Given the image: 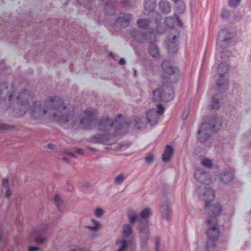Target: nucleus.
Wrapping results in <instances>:
<instances>
[{
  "mask_svg": "<svg viewBox=\"0 0 251 251\" xmlns=\"http://www.w3.org/2000/svg\"><path fill=\"white\" fill-rule=\"evenodd\" d=\"M154 160V157L153 155H149L145 158V161L146 163L150 164Z\"/></svg>",
  "mask_w": 251,
  "mask_h": 251,
  "instance_id": "obj_40",
  "label": "nucleus"
},
{
  "mask_svg": "<svg viewBox=\"0 0 251 251\" xmlns=\"http://www.w3.org/2000/svg\"><path fill=\"white\" fill-rule=\"evenodd\" d=\"M241 2V0H228V4L230 7H236L238 6Z\"/></svg>",
  "mask_w": 251,
  "mask_h": 251,
  "instance_id": "obj_34",
  "label": "nucleus"
},
{
  "mask_svg": "<svg viewBox=\"0 0 251 251\" xmlns=\"http://www.w3.org/2000/svg\"><path fill=\"white\" fill-rule=\"evenodd\" d=\"M175 22L176 21L177 23H178V25L179 26H181L182 25V23L181 22L179 17L177 16H175Z\"/></svg>",
  "mask_w": 251,
  "mask_h": 251,
  "instance_id": "obj_44",
  "label": "nucleus"
},
{
  "mask_svg": "<svg viewBox=\"0 0 251 251\" xmlns=\"http://www.w3.org/2000/svg\"><path fill=\"white\" fill-rule=\"evenodd\" d=\"M216 86L218 91L221 93H224L226 92L228 89L229 86V80L228 78L226 79H219L216 82Z\"/></svg>",
  "mask_w": 251,
  "mask_h": 251,
  "instance_id": "obj_15",
  "label": "nucleus"
},
{
  "mask_svg": "<svg viewBox=\"0 0 251 251\" xmlns=\"http://www.w3.org/2000/svg\"><path fill=\"white\" fill-rule=\"evenodd\" d=\"M13 126L9 125L0 124V130H9Z\"/></svg>",
  "mask_w": 251,
  "mask_h": 251,
  "instance_id": "obj_39",
  "label": "nucleus"
},
{
  "mask_svg": "<svg viewBox=\"0 0 251 251\" xmlns=\"http://www.w3.org/2000/svg\"><path fill=\"white\" fill-rule=\"evenodd\" d=\"M174 152V150L173 148L170 145H167L165 147L164 152L162 155V160L165 163H167L170 161Z\"/></svg>",
  "mask_w": 251,
  "mask_h": 251,
  "instance_id": "obj_18",
  "label": "nucleus"
},
{
  "mask_svg": "<svg viewBox=\"0 0 251 251\" xmlns=\"http://www.w3.org/2000/svg\"><path fill=\"white\" fill-rule=\"evenodd\" d=\"M160 211L163 218L169 220L171 215L170 206L167 201H164L160 207Z\"/></svg>",
  "mask_w": 251,
  "mask_h": 251,
  "instance_id": "obj_17",
  "label": "nucleus"
},
{
  "mask_svg": "<svg viewBox=\"0 0 251 251\" xmlns=\"http://www.w3.org/2000/svg\"><path fill=\"white\" fill-rule=\"evenodd\" d=\"M132 19V14L121 12L115 20V24L117 26L121 27H126L130 24Z\"/></svg>",
  "mask_w": 251,
  "mask_h": 251,
  "instance_id": "obj_9",
  "label": "nucleus"
},
{
  "mask_svg": "<svg viewBox=\"0 0 251 251\" xmlns=\"http://www.w3.org/2000/svg\"><path fill=\"white\" fill-rule=\"evenodd\" d=\"M156 23L157 24V26H158L159 25V24L160 23V20L156 19L155 20Z\"/></svg>",
  "mask_w": 251,
  "mask_h": 251,
  "instance_id": "obj_55",
  "label": "nucleus"
},
{
  "mask_svg": "<svg viewBox=\"0 0 251 251\" xmlns=\"http://www.w3.org/2000/svg\"><path fill=\"white\" fill-rule=\"evenodd\" d=\"M32 97L33 95L31 91L25 89L19 94L17 100L22 106H25L28 104L29 100Z\"/></svg>",
  "mask_w": 251,
  "mask_h": 251,
  "instance_id": "obj_10",
  "label": "nucleus"
},
{
  "mask_svg": "<svg viewBox=\"0 0 251 251\" xmlns=\"http://www.w3.org/2000/svg\"><path fill=\"white\" fill-rule=\"evenodd\" d=\"M103 214V211L100 208H97L95 210V215L96 217H100Z\"/></svg>",
  "mask_w": 251,
  "mask_h": 251,
  "instance_id": "obj_38",
  "label": "nucleus"
},
{
  "mask_svg": "<svg viewBox=\"0 0 251 251\" xmlns=\"http://www.w3.org/2000/svg\"><path fill=\"white\" fill-rule=\"evenodd\" d=\"M234 174V171L232 170L226 171L221 173L219 177L222 182L227 183L233 179Z\"/></svg>",
  "mask_w": 251,
  "mask_h": 251,
  "instance_id": "obj_14",
  "label": "nucleus"
},
{
  "mask_svg": "<svg viewBox=\"0 0 251 251\" xmlns=\"http://www.w3.org/2000/svg\"><path fill=\"white\" fill-rule=\"evenodd\" d=\"M140 229L141 233L142 246H143V242H145L146 240L149 239V229L147 226H146L144 228H142L141 227H140Z\"/></svg>",
  "mask_w": 251,
  "mask_h": 251,
  "instance_id": "obj_26",
  "label": "nucleus"
},
{
  "mask_svg": "<svg viewBox=\"0 0 251 251\" xmlns=\"http://www.w3.org/2000/svg\"><path fill=\"white\" fill-rule=\"evenodd\" d=\"M234 37V33H231L228 29L220 30L218 34L217 46L220 49L226 48L232 43Z\"/></svg>",
  "mask_w": 251,
  "mask_h": 251,
  "instance_id": "obj_7",
  "label": "nucleus"
},
{
  "mask_svg": "<svg viewBox=\"0 0 251 251\" xmlns=\"http://www.w3.org/2000/svg\"><path fill=\"white\" fill-rule=\"evenodd\" d=\"M134 126L137 129H141L143 127V123L142 118L136 117L134 120Z\"/></svg>",
  "mask_w": 251,
  "mask_h": 251,
  "instance_id": "obj_29",
  "label": "nucleus"
},
{
  "mask_svg": "<svg viewBox=\"0 0 251 251\" xmlns=\"http://www.w3.org/2000/svg\"><path fill=\"white\" fill-rule=\"evenodd\" d=\"M199 173L201 174L202 176L204 175V174L202 172H196V173L195 174V177L197 179H198L197 175H198V174H199Z\"/></svg>",
  "mask_w": 251,
  "mask_h": 251,
  "instance_id": "obj_54",
  "label": "nucleus"
},
{
  "mask_svg": "<svg viewBox=\"0 0 251 251\" xmlns=\"http://www.w3.org/2000/svg\"><path fill=\"white\" fill-rule=\"evenodd\" d=\"M117 244L121 245V248L117 251H125L127 246L126 241L124 239L117 241Z\"/></svg>",
  "mask_w": 251,
  "mask_h": 251,
  "instance_id": "obj_31",
  "label": "nucleus"
},
{
  "mask_svg": "<svg viewBox=\"0 0 251 251\" xmlns=\"http://www.w3.org/2000/svg\"><path fill=\"white\" fill-rule=\"evenodd\" d=\"M228 13L227 10H223L221 13V17L223 18H226L228 17Z\"/></svg>",
  "mask_w": 251,
  "mask_h": 251,
  "instance_id": "obj_41",
  "label": "nucleus"
},
{
  "mask_svg": "<svg viewBox=\"0 0 251 251\" xmlns=\"http://www.w3.org/2000/svg\"><path fill=\"white\" fill-rule=\"evenodd\" d=\"M159 239L156 238L155 241V248L156 251H158L159 250Z\"/></svg>",
  "mask_w": 251,
  "mask_h": 251,
  "instance_id": "obj_51",
  "label": "nucleus"
},
{
  "mask_svg": "<svg viewBox=\"0 0 251 251\" xmlns=\"http://www.w3.org/2000/svg\"><path fill=\"white\" fill-rule=\"evenodd\" d=\"M201 165L204 167L208 169H211L213 167V164L211 160L208 159H205L202 161Z\"/></svg>",
  "mask_w": 251,
  "mask_h": 251,
  "instance_id": "obj_33",
  "label": "nucleus"
},
{
  "mask_svg": "<svg viewBox=\"0 0 251 251\" xmlns=\"http://www.w3.org/2000/svg\"><path fill=\"white\" fill-rule=\"evenodd\" d=\"M28 111L27 109H25L24 112L20 114V115H24Z\"/></svg>",
  "mask_w": 251,
  "mask_h": 251,
  "instance_id": "obj_57",
  "label": "nucleus"
},
{
  "mask_svg": "<svg viewBox=\"0 0 251 251\" xmlns=\"http://www.w3.org/2000/svg\"><path fill=\"white\" fill-rule=\"evenodd\" d=\"M151 23L150 19L142 18L139 19L137 21V25L138 27L144 30H147Z\"/></svg>",
  "mask_w": 251,
  "mask_h": 251,
  "instance_id": "obj_23",
  "label": "nucleus"
},
{
  "mask_svg": "<svg viewBox=\"0 0 251 251\" xmlns=\"http://www.w3.org/2000/svg\"><path fill=\"white\" fill-rule=\"evenodd\" d=\"M2 186L4 188H10L9 179L8 178H3L1 182Z\"/></svg>",
  "mask_w": 251,
  "mask_h": 251,
  "instance_id": "obj_37",
  "label": "nucleus"
},
{
  "mask_svg": "<svg viewBox=\"0 0 251 251\" xmlns=\"http://www.w3.org/2000/svg\"><path fill=\"white\" fill-rule=\"evenodd\" d=\"M150 55L156 59L161 58L158 47L154 43H151L148 49Z\"/></svg>",
  "mask_w": 251,
  "mask_h": 251,
  "instance_id": "obj_19",
  "label": "nucleus"
},
{
  "mask_svg": "<svg viewBox=\"0 0 251 251\" xmlns=\"http://www.w3.org/2000/svg\"><path fill=\"white\" fill-rule=\"evenodd\" d=\"M95 119V110L87 108L84 112V117L80 121V126L84 129H92Z\"/></svg>",
  "mask_w": 251,
  "mask_h": 251,
  "instance_id": "obj_8",
  "label": "nucleus"
},
{
  "mask_svg": "<svg viewBox=\"0 0 251 251\" xmlns=\"http://www.w3.org/2000/svg\"><path fill=\"white\" fill-rule=\"evenodd\" d=\"M165 22L168 26L171 28L174 27L175 23V18L171 17H167L165 19Z\"/></svg>",
  "mask_w": 251,
  "mask_h": 251,
  "instance_id": "obj_30",
  "label": "nucleus"
},
{
  "mask_svg": "<svg viewBox=\"0 0 251 251\" xmlns=\"http://www.w3.org/2000/svg\"><path fill=\"white\" fill-rule=\"evenodd\" d=\"M159 7L160 11L165 14L169 13L171 10V4L166 0H161L159 2Z\"/></svg>",
  "mask_w": 251,
  "mask_h": 251,
  "instance_id": "obj_21",
  "label": "nucleus"
},
{
  "mask_svg": "<svg viewBox=\"0 0 251 251\" xmlns=\"http://www.w3.org/2000/svg\"><path fill=\"white\" fill-rule=\"evenodd\" d=\"M92 222L94 223V226H88V228L92 230H96L99 227L100 224L98 222L93 219L92 220Z\"/></svg>",
  "mask_w": 251,
  "mask_h": 251,
  "instance_id": "obj_35",
  "label": "nucleus"
},
{
  "mask_svg": "<svg viewBox=\"0 0 251 251\" xmlns=\"http://www.w3.org/2000/svg\"><path fill=\"white\" fill-rule=\"evenodd\" d=\"M39 250L37 247H30L28 248V251H37Z\"/></svg>",
  "mask_w": 251,
  "mask_h": 251,
  "instance_id": "obj_49",
  "label": "nucleus"
},
{
  "mask_svg": "<svg viewBox=\"0 0 251 251\" xmlns=\"http://www.w3.org/2000/svg\"><path fill=\"white\" fill-rule=\"evenodd\" d=\"M144 6L146 10L153 11L156 6V0H145Z\"/></svg>",
  "mask_w": 251,
  "mask_h": 251,
  "instance_id": "obj_25",
  "label": "nucleus"
},
{
  "mask_svg": "<svg viewBox=\"0 0 251 251\" xmlns=\"http://www.w3.org/2000/svg\"><path fill=\"white\" fill-rule=\"evenodd\" d=\"M35 241L37 243H43L45 241V239L43 238H38L35 239Z\"/></svg>",
  "mask_w": 251,
  "mask_h": 251,
  "instance_id": "obj_48",
  "label": "nucleus"
},
{
  "mask_svg": "<svg viewBox=\"0 0 251 251\" xmlns=\"http://www.w3.org/2000/svg\"><path fill=\"white\" fill-rule=\"evenodd\" d=\"M151 214V210L149 208H145L142 211L140 216L136 214H130L128 215V218L131 224L136 221H139L140 219H145L148 218Z\"/></svg>",
  "mask_w": 251,
  "mask_h": 251,
  "instance_id": "obj_12",
  "label": "nucleus"
},
{
  "mask_svg": "<svg viewBox=\"0 0 251 251\" xmlns=\"http://www.w3.org/2000/svg\"><path fill=\"white\" fill-rule=\"evenodd\" d=\"M161 66L163 72L162 85L153 92V100L156 103L168 102L173 99L175 92L172 84L176 83L178 79V70L172 66L169 60H164Z\"/></svg>",
  "mask_w": 251,
  "mask_h": 251,
  "instance_id": "obj_3",
  "label": "nucleus"
},
{
  "mask_svg": "<svg viewBox=\"0 0 251 251\" xmlns=\"http://www.w3.org/2000/svg\"><path fill=\"white\" fill-rule=\"evenodd\" d=\"M2 94H6L4 99L8 97L9 101H11L13 98L14 93L13 91L11 92L8 91V83L7 82H4L0 85V95Z\"/></svg>",
  "mask_w": 251,
  "mask_h": 251,
  "instance_id": "obj_20",
  "label": "nucleus"
},
{
  "mask_svg": "<svg viewBox=\"0 0 251 251\" xmlns=\"http://www.w3.org/2000/svg\"><path fill=\"white\" fill-rule=\"evenodd\" d=\"M157 109H156V111L157 113V115H162L165 111L164 107L162 105L159 104L157 105Z\"/></svg>",
  "mask_w": 251,
  "mask_h": 251,
  "instance_id": "obj_36",
  "label": "nucleus"
},
{
  "mask_svg": "<svg viewBox=\"0 0 251 251\" xmlns=\"http://www.w3.org/2000/svg\"><path fill=\"white\" fill-rule=\"evenodd\" d=\"M98 129L104 132L103 134H98L92 137L91 140L95 143L108 144L109 140L117 135L116 131L111 132L110 130L114 128L116 130L122 129L125 126H128V124L125 121L123 116L119 114L114 121L109 116H103L97 122Z\"/></svg>",
  "mask_w": 251,
  "mask_h": 251,
  "instance_id": "obj_4",
  "label": "nucleus"
},
{
  "mask_svg": "<svg viewBox=\"0 0 251 251\" xmlns=\"http://www.w3.org/2000/svg\"><path fill=\"white\" fill-rule=\"evenodd\" d=\"M222 126L221 121L216 115L209 117L208 121L203 123L198 131V140L201 143L207 141L211 133L219 130Z\"/></svg>",
  "mask_w": 251,
  "mask_h": 251,
  "instance_id": "obj_5",
  "label": "nucleus"
},
{
  "mask_svg": "<svg viewBox=\"0 0 251 251\" xmlns=\"http://www.w3.org/2000/svg\"><path fill=\"white\" fill-rule=\"evenodd\" d=\"M2 238V234L1 233H0V241H1Z\"/></svg>",
  "mask_w": 251,
  "mask_h": 251,
  "instance_id": "obj_58",
  "label": "nucleus"
},
{
  "mask_svg": "<svg viewBox=\"0 0 251 251\" xmlns=\"http://www.w3.org/2000/svg\"><path fill=\"white\" fill-rule=\"evenodd\" d=\"M177 39V36L174 35L172 38L167 40V48L170 53L175 54L177 52L178 50Z\"/></svg>",
  "mask_w": 251,
  "mask_h": 251,
  "instance_id": "obj_13",
  "label": "nucleus"
},
{
  "mask_svg": "<svg viewBox=\"0 0 251 251\" xmlns=\"http://www.w3.org/2000/svg\"><path fill=\"white\" fill-rule=\"evenodd\" d=\"M64 153L73 158H76L77 157V156L73 152L71 151H64Z\"/></svg>",
  "mask_w": 251,
  "mask_h": 251,
  "instance_id": "obj_43",
  "label": "nucleus"
},
{
  "mask_svg": "<svg viewBox=\"0 0 251 251\" xmlns=\"http://www.w3.org/2000/svg\"><path fill=\"white\" fill-rule=\"evenodd\" d=\"M100 0L101 2L104 3L103 8L106 12V14L113 15L115 14L117 4V1L116 0Z\"/></svg>",
  "mask_w": 251,
  "mask_h": 251,
  "instance_id": "obj_11",
  "label": "nucleus"
},
{
  "mask_svg": "<svg viewBox=\"0 0 251 251\" xmlns=\"http://www.w3.org/2000/svg\"><path fill=\"white\" fill-rule=\"evenodd\" d=\"M47 147L51 150H54L56 148V146L53 144L49 143L47 145Z\"/></svg>",
  "mask_w": 251,
  "mask_h": 251,
  "instance_id": "obj_47",
  "label": "nucleus"
},
{
  "mask_svg": "<svg viewBox=\"0 0 251 251\" xmlns=\"http://www.w3.org/2000/svg\"><path fill=\"white\" fill-rule=\"evenodd\" d=\"M137 71L136 70L134 71V75L135 76L136 75Z\"/></svg>",
  "mask_w": 251,
  "mask_h": 251,
  "instance_id": "obj_59",
  "label": "nucleus"
},
{
  "mask_svg": "<svg viewBox=\"0 0 251 251\" xmlns=\"http://www.w3.org/2000/svg\"><path fill=\"white\" fill-rule=\"evenodd\" d=\"M121 4L124 6H128L130 5V1L129 0H121Z\"/></svg>",
  "mask_w": 251,
  "mask_h": 251,
  "instance_id": "obj_42",
  "label": "nucleus"
},
{
  "mask_svg": "<svg viewBox=\"0 0 251 251\" xmlns=\"http://www.w3.org/2000/svg\"><path fill=\"white\" fill-rule=\"evenodd\" d=\"M62 160L63 161H64V162H67V163H68V164H70V160H69L68 158H67V157H62Z\"/></svg>",
  "mask_w": 251,
  "mask_h": 251,
  "instance_id": "obj_53",
  "label": "nucleus"
},
{
  "mask_svg": "<svg viewBox=\"0 0 251 251\" xmlns=\"http://www.w3.org/2000/svg\"><path fill=\"white\" fill-rule=\"evenodd\" d=\"M54 203L60 210H62L65 207L62 200L58 195H56L54 197Z\"/></svg>",
  "mask_w": 251,
  "mask_h": 251,
  "instance_id": "obj_27",
  "label": "nucleus"
},
{
  "mask_svg": "<svg viewBox=\"0 0 251 251\" xmlns=\"http://www.w3.org/2000/svg\"><path fill=\"white\" fill-rule=\"evenodd\" d=\"M189 111L185 110L182 114V119L184 120H185L188 116Z\"/></svg>",
  "mask_w": 251,
  "mask_h": 251,
  "instance_id": "obj_46",
  "label": "nucleus"
},
{
  "mask_svg": "<svg viewBox=\"0 0 251 251\" xmlns=\"http://www.w3.org/2000/svg\"><path fill=\"white\" fill-rule=\"evenodd\" d=\"M119 63L121 65H124L126 64V61L124 58H122L119 60Z\"/></svg>",
  "mask_w": 251,
  "mask_h": 251,
  "instance_id": "obj_52",
  "label": "nucleus"
},
{
  "mask_svg": "<svg viewBox=\"0 0 251 251\" xmlns=\"http://www.w3.org/2000/svg\"><path fill=\"white\" fill-rule=\"evenodd\" d=\"M229 71V66L225 62L220 64L217 68L218 73L221 77H223L224 75L226 74Z\"/></svg>",
  "mask_w": 251,
  "mask_h": 251,
  "instance_id": "obj_24",
  "label": "nucleus"
},
{
  "mask_svg": "<svg viewBox=\"0 0 251 251\" xmlns=\"http://www.w3.org/2000/svg\"><path fill=\"white\" fill-rule=\"evenodd\" d=\"M215 198L214 189H205L203 194L200 196V200L205 202V212L208 216L207 225L211 226L207 232V241L206 247L207 251H212L215 248V242L220 234L217 227V218L221 214L222 207L219 203L210 204Z\"/></svg>",
  "mask_w": 251,
  "mask_h": 251,
  "instance_id": "obj_2",
  "label": "nucleus"
},
{
  "mask_svg": "<svg viewBox=\"0 0 251 251\" xmlns=\"http://www.w3.org/2000/svg\"><path fill=\"white\" fill-rule=\"evenodd\" d=\"M50 109L55 111L51 116L52 119L64 129L73 128L77 122L74 108L65 105L63 99L57 96L50 97L44 103L40 100L34 101L28 111L32 118L39 120Z\"/></svg>",
  "mask_w": 251,
  "mask_h": 251,
  "instance_id": "obj_1",
  "label": "nucleus"
},
{
  "mask_svg": "<svg viewBox=\"0 0 251 251\" xmlns=\"http://www.w3.org/2000/svg\"><path fill=\"white\" fill-rule=\"evenodd\" d=\"M132 231V226L130 225H125L123 226V234L125 237H127Z\"/></svg>",
  "mask_w": 251,
  "mask_h": 251,
  "instance_id": "obj_28",
  "label": "nucleus"
},
{
  "mask_svg": "<svg viewBox=\"0 0 251 251\" xmlns=\"http://www.w3.org/2000/svg\"><path fill=\"white\" fill-rule=\"evenodd\" d=\"M147 119L148 123L151 126L154 125L157 123L159 116L155 109H151L148 112Z\"/></svg>",
  "mask_w": 251,
  "mask_h": 251,
  "instance_id": "obj_16",
  "label": "nucleus"
},
{
  "mask_svg": "<svg viewBox=\"0 0 251 251\" xmlns=\"http://www.w3.org/2000/svg\"><path fill=\"white\" fill-rule=\"evenodd\" d=\"M158 32L157 27L155 30L152 29L150 33L143 32L135 28L130 31V34L135 41L140 43L146 42L151 43L154 39L155 34Z\"/></svg>",
  "mask_w": 251,
  "mask_h": 251,
  "instance_id": "obj_6",
  "label": "nucleus"
},
{
  "mask_svg": "<svg viewBox=\"0 0 251 251\" xmlns=\"http://www.w3.org/2000/svg\"><path fill=\"white\" fill-rule=\"evenodd\" d=\"M87 149L91 151H94L96 150L94 148H93L92 147H87Z\"/></svg>",
  "mask_w": 251,
  "mask_h": 251,
  "instance_id": "obj_56",
  "label": "nucleus"
},
{
  "mask_svg": "<svg viewBox=\"0 0 251 251\" xmlns=\"http://www.w3.org/2000/svg\"><path fill=\"white\" fill-rule=\"evenodd\" d=\"M75 151L78 153V154H79L80 155H82L84 154V151L83 150L81 149H75Z\"/></svg>",
  "mask_w": 251,
  "mask_h": 251,
  "instance_id": "obj_45",
  "label": "nucleus"
},
{
  "mask_svg": "<svg viewBox=\"0 0 251 251\" xmlns=\"http://www.w3.org/2000/svg\"><path fill=\"white\" fill-rule=\"evenodd\" d=\"M11 194V189H7V191L5 193V197L7 198H8L10 196Z\"/></svg>",
  "mask_w": 251,
  "mask_h": 251,
  "instance_id": "obj_50",
  "label": "nucleus"
},
{
  "mask_svg": "<svg viewBox=\"0 0 251 251\" xmlns=\"http://www.w3.org/2000/svg\"><path fill=\"white\" fill-rule=\"evenodd\" d=\"M221 96L220 95L216 94L212 98L210 103V108L213 110H218L220 107V100Z\"/></svg>",
  "mask_w": 251,
  "mask_h": 251,
  "instance_id": "obj_22",
  "label": "nucleus"
},
{
  "mask_svg": "<svg viewBox=\"0 0 251 251\" xmlns=\"http://www.w3.org/2000/svg\"><path fill=\"white\" fill-rule=\"evenodd\" d=\"M126 178V176L123 174H120L115 178L114 183L116 184H122Z\"/></svg>",
  "mask_w": 251,
  "mask_h": 251,
  "instance_id": "obj_32",
  "label": "nucleus"
}]
</instances>
